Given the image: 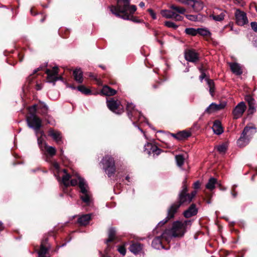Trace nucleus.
Returning <instances> with one entry per match:
<instances>
[{
    "mask_svg": "<svg viewBox=\"0 0 257 257\" xmlns=\"http://www.w3.org/2000/svg\"><path fill=\"white\" fill-rule=\"evenodd\" d=\"M109 8L111 12L117 18L136 23L143 22V20L134 16L137 8L136 6L130 5V0H117L116 6L111 5Z\"/></svg>",
    "mask_w": 257,
    "mask_h": 257,
    "instance_id": "1",
    "label": "nucleus"
},
{
    "mask_svg": "<svg viewBox=\"0 0 257 257\" xmlns=\"http://www.w3.org/2000/svg\"><path fill=\"white\" fill-rule=\"evenodd\" d=\"M191 220L176 221L173 222L170 229H166L162 236L167 242H169L172 237H182L186 230L191 225Z\"/></svg>",
    "mask_w": 257,
    "mask_h": 257,
    "instance_id": "2",
    "label": "nucleus"
},
{
    "mask_svg": "<svg viewBox=\"0 0 257 257\" xmlns=\"http://www.w3.org/2000/svg\"><path fill=\"white\" fill-rule=\"evenodd\" d=\"M187 179H185L183 183L181 190L179 191L177 200L172 204L169 209H179L184 207L190 204L187 209H198V207L196 202H193L189 194V189L186 184Z\"/></svg>",
    "mask_w": 257,
    "mask_h": 257,
    "instance_id": "3",
    "label": "nucleus"
},
{
    "mask_svg": "<svg viewBox=\"0 0 257 257\" xmlns=\"http://www.w3.org/2000/svg\"><path fill=\"white\" fill-rule=\"evenodd\" d=\"M255 128L253 126L246 125L243 129L237 143L240 148L246 146L249 142L252 136L255 133Z\"/></svg>",
    "mask_w": 257,
    "mask_h": 257,
    "instance_id": "4",
    "label": "nucleus"
},
{
    "mask_svg": "<svg viewBox=\"0 0 257 257\" xmlns=\"http://www.w3.org/2000/svg\"><path fill=\"white\" fill-rule=\"evenodd\" d=\"M100 163L103 165V169L105 170L108 177L113 175L116 171L115 161L113 157L110 155H105L102 159Z\"/></svg>",
    "mask_w": 257,
    "mask_h": 257,
    "instance_id": "5",
    "label": "nucleus"
},
{
    "mask_svg": "<svg viewBox=\"0 0 257 257\" xmlns=\"http://www.w3.org/2000/svg\"><path fill=\"white\" fill-rule=\"evenodd\" d=\"M26 120L28 126L33 128L37 135L40 129L42 126V120L34 113H29V115L26 117Z\"/></svg>",
    "mask_w": 257,
    "mask_h": 257,
    "instance_id": "6",
    "label": "nucleus"
},
{
    "mask_svg": "<svg viewBox=\"0 0 257 257\" xmlns=\"http://www.w3.org/2000/svg\"><path fill=\"white\" fill-rule=\"evenodd\" d=\"M106 104L109 109L113 113L121 114L124 112V108L120 101L115 97L107 98Z\"/></svg>",
    "mask_w": 257,
    "mask_h": 257,
    "instance_id": "7",
    "label": "nucleus"
},
{
    "mask_svg": "<svg viewBox=\"0 0 257 257\" xmlns=\"http://www.w3.org/2000/svg\"><path fill=\"white\" fill-rule=\"evenodd\" d=\"M78 179L79 180V187L80 189V192L82 193L80 198L83 202L86 204L87 206H90L91 200L90 196L88 193L87 189H86L87 185L86 184L84 179L81 177L78 176Z\"/></svg>",
    "mask_w": 257,
    "mask_h": 257,
    "instance_id": "8",
    "label": "nucleus"
},
{
    "mask_svg": "<svg viewBox=\"0 0 257 257\" xmlns=\"http://www.w3.org/2000/svg\"><path fill=\"white\" fill-rule=\"evenodd\" d=\"M59 70L57 66L53 67L52 69H46L45 73L47 75V79L49 82L53 83L55 85L56 81L63 80L62 76H58Z\"/></svg>",
    "mask_w": 257,
    "mask_h": 257,
    "instance_id": "9",
    "label": "nucleus"
},
{
    "mask_svg": "<svg viewBox=\"0 0 257 257\" xmlns=\"http://www.w3.org/2000/svg\"><path fill=\"white\" fill-rule=\"evenodd\" d=\"M40 70V68H38L37 70H35L34 73L31 75H30L27 78L25 84L23 86V91H25V90H28L31 87V85L33 83H35L37 82L36 80H35V78L36 76V73ZM36 89L37 90H40L42 88V85L41 84H39L38 83H36Z\"/></svg>",
    "mask_w": 257,
    "mask_h": 257,
    "instance_id": "10",
    "label": "nucleus"
},
{
    "mask_svg": "<svg viewBox=\"0 0 257 257\" xmlns=\"http://www.w3.org/2000/svg\"><path fill=\"white\" fill-rule=\"evenodd\" d=\"M127 116L133 121L134 124L139 120L141 117V112L135 110L132 103H127L126 107Z\"/></svg>",
    "mask_w": 257,
    "mask_h": 257,
    "instance_id": "11",
    "label": "nucleus"
},
{
    "mask_svg": "<svg viewBox=\"0 0 257 257\" xmlns=\"http://www.w3.org/2000/svg\"><path fill=\"white\" fill-rule=\"evenodd\" d=\"M184 57L186 61L194 63L199 61V54L193 49H186L184 52Z\"/></svg>",
    "mask_w": 257,
    "mask_h": 257,
    "instance_id": "12",
    "label": "nucleus"
},
{
    "mask_svg": "<svg viewBox=\"0 0 257 257\" xmlns=\"http://www.w3.org/2000/svg\"><path fill=\"white\" fill-rule=\"evenodd\" d=\"M246 108V106L244 102H239L233 109L232 114L234 119H237L240 117Z\"/></svg>",
    "mask_w": 257,
    "mask_h": 257,
    "instance_id": "13",
    "label": "nucleus"
},
{
    "mask_svg": "<svg viewBox=\"0 0 257 257\" xmlns=\"http://www.w3.org/2000/svg\"><path fill=\"white\" fill-rule=\"evenodd\" d=\"M236 23L239 26H243L248 23L246 14L237 9L235 13Z\"/></svg>",
    "mask_w": 257,
    "mask_h": 257,
    "instance_id": "14",
    "label": "nucleus"
},
{
    "mask_svg": "<svg viewBox=\"0 0 257 257\" xmlns=\"http://www.w3.org/2000/svg\"><path fill=\"white\" fill-rule=\"evenodd\" d=\"M48 136L51 137L58 145H60L63 143L61 133L53 128H50L49 130Z\"/></svg>",
    "mask_w": 257,
    "mask_h": 257,
    "instance_id": "15",
    "label": "nucleus"
},
{
    "mask_svg": "<svg viewBox=\"0 0 257 257\" xmlns=\"http://www.w3.org/2000/svg\"><path fill=\"white\" fill-rule=\"evenodd\" d=\"M245 100L247 102L248 105V114H252L256 111L255 100L250 95H247L245 96Z\"/></svg>",
    "mask_w": 257,
    "mask_h": 257,
    "instance_id": "16",
    "label": "nucleus"
},
{
    "mask_svg": "<svg viewBox=\"0 0 257 257\" xmlns=\"http://www.w3.org/2000/svg\"><path fill=\"white\" fill-rule=\"evenodd\" d=\"M216 185L218 186L221 190H225V189L222 188L221 185L217 182V179L213 177H211L209 179L208 182L206 184V188L212 191L215 188Z\"/></svg>",
    "mask_w": 257,
    "mask_h": 257,
    "instance_id": "17",
    "label": "nucleus"
},
{
    "mask_svg": "<svg viewBox=\"0 0 257 257\" xmlns=\"http://www.w3.org/2000/svg\"><path fill=\"white\" fill-rule=\"evenodd\" d=\"M100 93L102 95L111 96H114L116 93V91L108 85H104Z\"/></svg>",
    "mask_w": 257,
    "mask_h": 257,
    "instance_id": "18",
    "label": "nucleus"
},
{
    "mask_svg": "<svg viewBox=\"0 0 257 257\" xmlns=\"http://www.w3.org/2000/svg\"><path fill=\"white\" fill-rule=\"evenodd\" d=\"M177 212V210H168V215L166 218L158 223L157 228L163 226L167 223L170 219L173 218Z\"/></svg>",
    "mask_w": 257,
    "mask_h": 257,
    "instance_id": "19",
    "label": "nucleus"
},
{
    "mask_svg": "<svg viewBox=\"0 0 257 257\" xmlns=\"http://www.w3.org/2000/svg\"><path fill=\"white\" fill-rule=\"evenodd\" d=\"M74 80L78 83H82L83 82V72L79 68L75 69L73 72Z\"/></svg>",
    "mask_w": 257,
    "mask_h": 257,
    "instance_id": "20",
    "label": "nucleus"
},
{
    "mask_svg": "<svg viewBox=\"0 0 257 257\" xmlns=\"http://www.w3.org/2000/svg\"><path fill=\"white\" fill-rule=\"evenodd\" d=\"M212 129L214 133L218 135L221 134L223 132L221 122L219 120H215L214 121Z\"/></svg>",
    "mask_w": 257,
    "mask_h": 257,
    "instance_id": "21",
    "label": "nucleus"
},
{
    "mask_svg": "<svg viewBox=\"0 0 257 257\" xmlns=\"http://www.w3.org/2000/svg\"><path fill=\"white\" fill-rule=\"evenodd\" d=\"M129 249L135 254H138L142 251L143 245L140 243H133L130 245Z\"/></svg>",
    "mask_w": 257,
    "mask_h": 257,
    "instance_id": "22",
    "label": "nucleus"
},
{
    "mask_svg": "<svg viewBox=\"0 0 257 257\" xmlns=\"http://www.w3.org/2000/svg\"><path fill=\"white\" fill-rule=\"evenodd\" d=\"M192 2H190V4L189 6H190L195 12H199L203 9V3L199 1H197L195 0H192Z\"/></svg>",
    "mask_w": 257,
    "mask_h": 257,
    "instance_id": "23",
    "label": "nucleus"
},
{
    "mask_svg": "<svg viewBox=\"0 0 257 257\" xmlns=\"http://www.w3.org/2000/svg\"><path fill=\"white\" fill-rule=\"evenodd\" d=\"M161 238H162L163 239V238L161 236V237H160V236L156 237L153 239L152 243V245L154 248L157 249L164 248V246L162 245ZM164 239L165 240L164 238Z\"/></svg>",
    "mask_w": 257,
    "mask_h": 257,
    "instance_id": "24",
    "label": "nucleus"
},
{
    "mask_svg": "<svg viewBox=\"0 0 257 257\" xmlns=\"http://www.w3.org/2000/svg\"><path fill=\"white\" fill-rule=\"evenodd\" d=\"M230 67L232 73L237 75H240L242 73V71L239 64L237 63H232L230 64Z\"/></svg>",
    "mask_w": 257,
    "mask_h": 257,
    "instance_id": "25",
    "label": "nucleus"
},
{
    "mask_svg": "<svg viewBox=\"0 0 257 257\" xmlns=\"http://www.w3.org/2000/svg\"><path fill=\"white\" fill-rule=\"evenodd\" d=\"M192 135L191 133L187 130H183L178 132V141H184L187 140Z\"/></svg>",
    "mask_w": 257,
    "mask_h": 257,
    "instance_id": "26",
    "label": "nucleus"
},
{
    "mask_svg": "<svg viewBox=\"0 0 257 257\" xmlns=\"http://www.w3.org/2000/svg\"><path fill=\"white\" fill-rule=\"evenodd\" d=\"M90 218L89 214L83 215L78 218V222L81 225H86L89 223Z\"/></svg>",
    "mask_w": 257,
    "mask_h": 257,
    "instance_id": "27",
    "label": "nucleus"
},
{
    "mask_svg": "<svg viewBox=\"0 0 257 257\" xmlns=\"http://www.w3.org/2000/svg\"><path fill=\"white\" fill-rule=\"evenodd\" d=\"M77 89L85 95L92 94V91L84 85H80L77 87Z\"/></svg>",
    "mask_w": 257,
    "mask_h": 257,
    "instance_id": "28",
    "label": "nucleus"
},
{
    "mask_svg": "<svg viewBox=\"0 0 257 257\" xmlns=\"http://www.w3.org/2000/svg\"><path fill=\"white\" fill-rule=\"evenodd\" d=\"M44 148L47 154L50 157L54 156L56 154V150L54 147L48 146L46 143L44 144Z\"/></svg>",
    "mask_w": 257,
    "mask_h": 257,
    "instance_id": "29",
    "label": "nucleus"
},
{
    "mask_svg": "<svg viewBox=\"0 0 257 257\" xmlns=\"http://www.w3.org/2000/svg\"><path fill=\"white\" fill-rule=\"evenodd\" d=\"M161 13L163 17L167 19H173L176 13L171 10H163Z\"/></svg>",
    "mask_w": 257,
    "mask_h": 257,
    "instance_id": "30",
    "label": "nucleus"
},
{
    "mask_svg": "<svg viewBox=\"0 0 257 257\" xmlns=\"http://www.w3.org/2000/svg\"><path fill=\"white\" fill-rule=\"evenodd\" d=\"M227 148L228 145L226 143H223L221 145L216 146L215 147V149H216L220 154H225L227 150Z\"/></svg>",
    "mask_w": 257,
    "mask_h": 257,
    "instance_id": "31",
    "label": "nucleus"
},
{
    "mask_svg": "<svg viewBox=\"0 0 257 257\" xmlns=\"http://www.w3.org/2000/svg\"><path fill=\"white\" fill-rule=\"evenodd\" d=\"M207 84L209 87V93L212 96H214V92L215 91V84L213 80L208 78L206 79Z\"/></svg>",
    "mask_w": 257,
    "mask_h": 257,
    "instance_id": "32",
    "label": "nucleus"
},
{
    "mask_svg": "<svg viewBox=\"0 0 257 257\" xmlns=\"http://www.w3.org/2000/svg\"><path fill=\"white\" fill-rule=\"evenodd\" d=\"M115 230L113 227H111L108 231V238L106 240V243L113 241L115 239Z\"/></svg>",
    "mask_w": 257,
    "mask_h": 257,
    "instance_id": "33",
    "label": "nucleus"
},
{
    "mask_svg": "<svg viewBox=\"0 0 257 257\" xmlns=\"http://www.w3.org/2000/svg\"><path fill=\"white\" fill-rule=\"evenodd\" d=\"M71 178V176L69 173H66L62 177V183L65 188H67L70 186L69 180Z\"/></svg>",
    "mask_w": 257,
    "mask_h": 257,
    "instance_id": "34",
    "label": "nucleus"
},
{
    "mask_svg": "<svg viewBox=\"0 0 257 257\" xmlns=\"http://www.w3.org/2000/svg\"><path fill=\"white\" fill-rule=\"evenodd\" d=\"M198 34L202 36L210 38L211 33L206 29L198 28Z\"/></svg>",
    "mask_w": 257,
    "mask_h": 257,
    "instance_id": "35",
    "label": "nucleus"
},
{
    "mask_svg": "<svg viewBox=\"0 0 257 257\" xmlns=\"http://www.w3.org/2000/svg\"><path fill=\"white\" fill-rule=\"evenodd\" d=\"M170 8L172 10L175 11V12L178 13L180 14H184L186 12V9L183 7L177 6L175 5H171L170 6Z\"/></svg>",
    "mask_w": 257,
    "mask_h": 257,
    "instance_id": "36",
    "label": "nucleus"
},
{
    "mask_svg": "<svg viewBox=\"0 0 257 257\" xmlns=\"http://www.w3.org/2000/svg\"><path fill=\"white\" fill-rule=\"evenodd\" d=\"M185 33L192 36H195L198 34V29H196L193 28H186L185 30Z\"/></svg>",
    "mask_w": 257,
    "mask_h": 257,
    "instance_id": "37",
    "label": "nucleus"
},
{
    "mask_svg": "<svg viewBox=\"0 0 257 257\" xmlns=\"http://www.w3.org/2000/svg\"><path fill=\"white\" fill-rule=\"evenodd\" d=\"M175 160L177 165L179 167H181L184 163L185 159L182 155H178L175 156Z\"/></svg>",
    "mask_w": 257,
    "mask_h": 257,
    "instance_id": "38",
    "label": "nucleus"
},
{
    "mask_svg": "<svg viewBox=\"0 0 257 257\" xmlns=\"http://www.w3.org/2000/svg\"><path fill=\"white\" fill-rule=\"evenodd\" d=\"M156 146V145H153L152 143H148L145 146V152H146L148 154L150 155L151 153H153L154 147Z\"/></svg>",
    "mask_w": 257,
    "mask_h": 257,
    "instance_id": "39",
    "label": "nucleus"
},
{
    "mask_svg": "<svg viewBox=\"0 0 257 257\" xmlns=\"http://www.w3.org/2000/svg\"><path fill=\"white\" fill-rule=\"evenodd\" d=\"M224 12H221L219 15L212 14L210 16L212 19L215 21L221 22L224 19Z\"/></svg>",
    "mask_w": 257,
    "mask_h": 257,
    "instance_id": "40",
    "label": "nucleus"
},
{
    "mask_svg": "<svg viewBox=\"0 0 257 257\" xmlns=\"http://www.w3.org/2000/svg\"><path fill=\"white\" fill-rule=\"evenodd\" d=\"M48 249L43 243L41 244L40 250L38 252V257H45Z\"/></svg>",
    "mask_w": 257,
    "mask_h": 257,
    "instance_id": "41",
    "label": "nucleus"
},
{
    "mask_svg": "<svg viewBox=\"0 0 257 257\" xmlns=\"http://www.w3.org/2000/svg\"><path fill=\"white\" fill-rule=\"evenodd\" d=\"M198 210H186L184 213V216L186 218L190 217L197 213Z\"/></svg>",
    "mask_w": 257,
    "mask_h": 257,
    "instance_id": "42",
    "label": "nucleus"
},
{
    "mask_svg": "<svg viewBox=\"0 0 257 257\" xmlns=\"http://www.w3.org/2000/svg\"><path fill=\"white\" fill-rule=\"evenodd\" d=\"M39 113L43 116L47 114L48 108L44 103H41L39 107Z\"/></svg>",
    "mask_w": 257,
    "mask_h": 257,
    "instance_id": "43",
    "label": "nucleus"
},
{
    "mask_svg": "<svg viewBox=\"0 0 257 257\" xmlns=\"http://www.w3.org/2000/svg\"><path fill=\"white\" fill-rule=\"evenodd\" d=\"M214 105H215V103H212L207 108L205 109L204 113L210 114L216 111V107Z\"/></svg>",
    "mask_w": 257,
    "mask_h": 257,
    "instance_id": "44",
    "label": "nucleus"
},
{
    "mask_svg": "<svg viewBox=\"0 0 257 257\" xmlns=\"http://www.w3.org/2000/svg\"><path fill=\"white\" fill-rule=\"evenodd\" d=\"M59 33L61 37L67 38L69 35L70 31L67 29H62L59 30Z\"/></svg>",
    "mask_w": 257,
    "mask_h": 257,
    "instance_id": "45",
    "label": "nucleus"
},
{
    "mask_svg": "<svg viewBox=\"0 0 257 257\" xmlns=\"http://www.w3.org/2000/svg\"><path fill=\"white\" fill-rule=\"evenodd\" d=\"M197 193V190L194 189V190L192 191L190 193H189V194L191 199L192 200L193 202H196V203L197 204H199V201L196 199Z\"/></svg>",
    "mask_w": 257,
    "mask_h": 257,
    "instance_id": "46",
    "label": "nucleus"
},
{
    "mask_svg": "<svg viewBox=\"0 0 257 257\" xmlns=\"http://www.w3.org/2000/svg\"><path fill=\"white\" fill-rule=\"evenodd\" d=\"M165 26L170 28H173L174 30H176L178 26L171 21H166L165 22Z\"/></svg>",
    "mask_w": 257,
    "mask_h": 257,
    "instance_id": "47",
    "label": "nucleus"
},
{
    "mask_svg": "<svg viewBox=\"0 0 257 257\" xmlns=\"http://www.w3.org/2000/svg\"><path fill=\"white\" fill-rule=\"evenodd\" d=\"M214 105L216 107V110L218 111L223 109L226 105V102L225 101H222L218 104L215 103V105Z\"/></svg>",
    "mask_w": 257,
    "mask_h": 257,
    "instance_id": "48",
    "label": "nucleus"
},
{
    "mask_svg": "<svg viewBox=\"0 0 257 257\" xmlns=\"http://www.w3.org/2000/svg\"><path fill=\"white\" fill-rule=\"evenodd\" d=\"M186 18L191 21L196 22L198 21V16L194 15H186Z\"/></svg>",
    "mask_w": 257,
    "mask_h": 257,
    "instance_id": "49",
    "label": "nucleus"
},
{
    "mask_svg": "<svg viewBox=\"0 0 257 257\" xmlns=\"http://www.w3.org/2000/svg\"><path fill=\"white\" fill-rule=\"evenodd\" d=\"M117 250L122 255H124L126 253V249L124 246H119Z\"/></svg>",
    "mask_w": 257,
    "mask_h": 257,
    "instance_id": "50",
    "label": "nucleus"
},
{
    "mask_svg": "<svg viewBox=\"0 0 257 257\" xmlns=\"http://www.w3.org/2000/svg\"><path fill=\"white\" fill-rule=\"evenodd\" d=\"M162 152V150L159 148L157 146L154 147L153 152L152 153L156 154L157 155H159Z\"/></svg>",
    "mask_w": 257,
    "mask_h": 257,
    "instance_id": "51",
    "label": "nucleus"
},
{
    "mask_svg": "<svg viewBox=\"0 0 257 257\" xmlns=\"http://www.w3.org/2000/svg\"><path fill=\"white\" fill-rule=\"evenodd\" d=\"M37 110V105L34 104L29 108V113H34V114H36Z\"/></svg>",
    "mask_w": 257,
    "mask_h": 257,
    "instance_id": "52",
    "label": "nucleus"
},
{
    "mask_svg": "<svg viewBox=\"0 0 257 257\" xmlns=\"http://www.w3.org/2000/svg\"><path fill=\"white\" fill-rule=\"evenodd\" d=\"M37 110V105L34 104L29 108V113H34V114H36Z\"/></svg>",
    "mask_w": 257,
    "mask_h": 257,
    "instance_id": "53",
    "label": "nucleus"
},
{
    "mask_svg": "<svg viewBox=\"0 0 257 257\" xmlns=\"http://www.w3.org/2000/svg\"><path fill=\"white\" fill-rule=\"evenodd\" d=\"M148 12L149 13L150 15L151 16L152 18L155 20L157 19L156 13L154 12V11L151 9H149L148 10Z\"/></svg>",
    "mask_w": 257,
    "mask_h": 257,
    "instance_id": "54",
    "label": "nucleus"
},
{
    "mask_svg": "<svg viewBox=\"0 0 257 257\" xmlns=\"http://www.w3.org/2000/svg\"><path fill=\"white\" fill-rule=\"evenodd\" d=\"M251 29L255 32H257V23L253 22L250 23Z\"/></svg>",
    "mask_w": 257,
    "mask_h": 257,
    "instance_id": "55",
    "label": "nucleus"
},
{
    "mask_svg": "<svg viewBox=\"0 0 257 257\" xmlns=\"http://www.w3.org/2000/svg\"><path fill=\"white\" fill-rule=\"evenodd\" d=\"M200 186L201 183L200 182V181H197L193 184V188L195 190H197L199 188H200Z\"/></svg>",
    "mask_w": 257,
    "mask_h": 257,
    "instance_id": "56",
    "label": "nucleus"
},
{
    "mask_svg": "<svg viewBox=\"0 0 257 257\" xmlns=\"http://www.w3.org/2000/svg\"><path fill=\"white\" fill-rule=\"evenodd\" d=\"M70 186H75L78 184V180L76 179H71L69 181Z\"/></svg>",
    "mask_w": 257,
    "mask_h": 257,
    "instance_id": "57",
    "label": "nucleus"
},
{
    "mask_svg": "<svg viewBox=\"0 0 257 257\" xmlns=\"http://www.w3.org/2000/svg\"><path fill=\"white\" fill-rule=\"evenodd\" d=\"M204 201L207 204H210L211 202V195L210 194L207 195V196L204 198Z\"/></svg>",
    "mask_w": 257,
    "mask_h": 257,
    "instance_id": "58",
    "label": "nucleus"
},
{
    "mask_svg": "<svg viewBox=\"0 0 257 257\" xmlns=\"http://www.w3.org/2000/svg\"><path fill=\"white\" fill-rule=\"evenodd\" d=\"M176 21H181L183 19V17L177 13H175V15L174 17V18Z\"/></svg>",
    "mask_w": 257,
    "mask_h": 257,
    "instance_id": "59",
    "label": "nucleus"
},
{
    "mask_svg": "<svg viewBox=\"0 0 257 257\" xmlns=\"http://www.w3.org/2000/svg\"><path fill=\"white\" fill-rule=\"evenodd\" d=\"M236 187V185H233L231 189V193L233 197H236L237 194V192L235 191Z\"/></svg>",
    "mask_w": 257,
    "mask_h": 257,
    "instance_id": "60",
    "label": "nucleus"
},
{
    "mask_svg": "<svg viewBox=\"0 0 257 257\" xmlns=\"http://www.w3.org/2000/svg\"><path fill=\"white\" fill-rule=\"evenodd\" d=\"M198 69H199L200 72L202 73V72H205V71H207V70L208 69V68L204 66L202 64L201 65V66Z\"/></svg>",
    "mask_w": 257,
    "mask_h": 257,
    "instance_id": "61",
    "label": "nucleus"
},
{
    "mask_svg": "<svg viewBox=\"0 0 257 257\" xmlns=\"http://www.w3.org/2000/svg\"><path fill=\"white\" fill-rule=\"evenodd\" d=\"M38 144L40 148H42V145L43 142V139L41 137H39L37 138Z\"/></svg>",
    "mask_w": 257,
    "mask_h": 257,
    "instance_id": "62",
    "label": "nucleus"
},
{
    "mask_svg": "<svg viewBox=\"0 0 257 257\" xmlns=\"http://www.w3.org/2000/svg\"><path fill=\"white\" fill-rule=\"evenodd\" d=\"M45 121H46L47 123H50V120L49 118L51 117V116L48 115V114L43 116Z\"/></svg>",
    "mask_w": 257,
    "mask_h": 257,
    "instance_id": "63",
    "label": "nucleus"
},
{
    "mask_svg": "<svg viewBox=\"0 0 257 257\" xmlns=\"http://www.w3.org/2000/svg\"><path fill=\"white\" fill-rule=\"evenodd\" d=\"M30 13L32 16H36L38 14V13L36 11L35 8L34 7H33L31 9Z\"/></svg>",
    "mask_w": 257,
    "mask_h": 257,
    "instance_id": "64",
    "label": "nucleus"
}]
</instances>
